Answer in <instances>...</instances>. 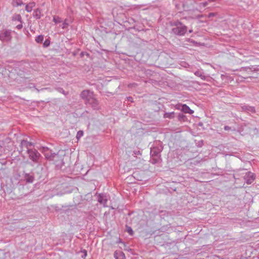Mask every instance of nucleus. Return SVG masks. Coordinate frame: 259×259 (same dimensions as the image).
Segmentation results:
<instances>
[{
  "mask_svg": "<svg viewBox=\"0 0 259 259\" xmlns=\"http://www.w3.org/2000/svg\"><path fill=\"white\" fill-rule=\"evenodd\" d=\"M95 95L94 93L88 90L82 91L80 95V98L84 100L85 104H88L90 100Z\"/></svg>",
  "mask_w": 259,
  "mask_h": 259,
  "instance_id": "nucleus-3",
  "label": "nucleus"
},
{
  "mask_svg": "<svg viewBox=\"0 0 259 259\" xmlns=\"http://www.w3.org/2000/svg\"><path fill=\"white\" fill-rule=\"evenodd\" d=\"M27 153L29 155V158L34 162H37L40 154L36 149H28Z\"/></svg>",
  "mask_w": 259,
  "mask_h": 259,
  "instance_id": "nucleus-5",
  "label": "nucleus"
},
{
  "mask_svg": "<svg viewBox=\"0 0 259 259\" xmlns=\"http://www.w3.org/2000/svg\"><path fill=\"white\" fill-rule=\"evenodd\" d=\"M115 259H125L124 253L121 251H115L114 253Z\"/></svg>",
  "mask_w": 259,
  "mask_h": 259,
  "instance_id": "nucleus-13",
  "label": "nucleus"
},
{
  "mask_svg": "<svg viewBox=\"0 0 259 259\" xmlns=\"http://www.w3.org/2000/svg\"><path fill=\"white\" fill-rule=\"evenodd\" d=\"M181 107V110L186 113L192 114L194 112V111L191 110L187 105L186 104L180 105H179Z\"/></svg>",
  "mask_w": 259,
  "mask_h": 259,
  "instance_id": "nucleus-11",
  "label": "nucleus"
},
{
  "mask_svg": "<svg viewBox=\"0 0 259 259\" xmlns=\"http://www.w3.org/2000/svg\"><path fill=\"white\" fill-rule=\"evenodd\" d=\"M25 178L26 181L29 183H32L34 180L33 177L29 174H26L25 176Z\"/></svg>",
  "mask_w": 259,
  "mask_h": 259,
  "instance_id": "nucleus-18",
  "label": "nucleus"
},
{
  "mask_svg": "<svg viewBox=\"0 0 259 259\" xmlns=\"http://www.w3.org/2000/svg\"><path fill=\"white\" fill-rule=\"evenodd\" d=\"M231 127L228 126V125H226L224 126V130L225 131H229V130H231Z\"/></svg>",
  "mask_w": 259,
  "mask_h": 259,
  "instance_id": "nucleus-31",
  "label": "nucleus"
},
{
  "mask_svg": "<svg viewBox=\"0 0 259 259\" xmlns=\"http://www.w3.org/2000/svg\"><path fill=\"white\" fill-rule=\"evenodd\" d=\"M241 108L244 111H249L252 113L255 112V109L254 107L247 105H243L241 107Z\"/></svg>",
  "mask_w": 259,
  "mask_h": 259,
  "instance_id": "nucleus-14",
  "label": "nucleus"
},
{
  "mask_svg": "<svg viewBox=\"0 0 259 259\" xmlns=\"http://www.w3.org/2000/svg\"><path fill=\"white\" fill-rule=\"evenodd\" d=\"M41 15V11L40 10L37 9L35 10L33 12V16L37 19H39L40 18Z\"/></svg>",
  "mask_w": 259,
  "mask_h": 259,
  "instance_id": "nucleus-17",
  "label": "nucleus"
},
{
  "mask_svg": "<svg viewBox=\"0 0 259 259\" xmlns=\"http://www.w3.org/2000/svg\"><path fill=\"white\" fill-rule=\"evenodd\" d=\"M50 45V41L49 39H46L44 42V46L45 47H48Z\"/></svg>",
  "mask_w": 259,
  "mask_h": 259,
  "instance_id": "nucleus-27",
  "label": "nucleus"
},
{
  "mask_svg": "<svg viewBox=\"0 0 259 259\" xmlns=\"http://www.w3.org/2000/svg\"><path fill=\"white\" fill-rule=\"evenodd\" d=\"M192 31H193V30L192 29H191L189 31V33H191V32H192Z\"/></svg>",
  "mask_w": 259,
  "mask_h": 259,
  "instance_id": "nucleus-38",
  "label": "nucleus"
},
{
  "mask_svg": "<svg viewBox=\"0 0 259 259\" xmlns=\"http://www.w3.org/2000/svg\"><path fill=\"white\" fill-rule=\"evenodd\" d=\"M82 252L83 253V255H82V257H85L87 255V252L85 250H83L82 251Z\"/></svg>",
  "mask_w": 259,
  "mask_h": 259,
  "instance_id": "nucleus-29",
  "label": "nucleus"
},
{
  "mask_svg": "<svg viewBox=\"0 0 259 259\" xmlns=\"http://www.w3.org/2000/svg\"><path fill=\"white\" fill-rule=\"evenodd\" d=\"M12 39L11 31L4 29L0 31V40L3 42L10 41Z\"/></svg>",
  "mask_w": 259,
  "mask_h": 259,
  "instance_id": "nucleus-4",
  "label": "nucleus"
},
{
  "mask_svg": "<svg viewBox=\"0 0 259 259\" xmlns=\"http://www.w3.org/2000/svg\"><path fill=\"white\" fill-rule=\"evenodd\" d=\"M50 149L47 147H42L40 148H39V150L44 154H47L46 153L47 152H49V150Z\"/></svg>",
  "mask_w": 259,
  "mask_h": 259,
  "instance_id": "nucleus-22",
  "label": "nucleus"
},
{
  "mask_svg": "<svg viewBox=\"0 0 259 259\" xmlns=\"http://www.w3.org/2000/svg\"><path fill=\"white\" fill-rule=\"evenodd\" d=\"M243 78H248V77H244Z\"/></svg>",
  "mask_w": 259,
  "mask_h": 259,
  "instance_id": "nucleus-39",
  "label": "nucleus"
},
{
  "mask_svg": "<svg viewBox=\"0 0 259 259\" xmlns=\"http://www.w3.org/2000/svg\"><path fill=\"white\" fill-rule=\"evenodd\" d=\"M116 243H122L121 239L120 238H118V239L116 241Z\"/></svg>",
  "mask_w": 259,
  "mask_h": 259,
  "instance_id": "nucleus-34",
  "label": "nucleus"
},
{
  "mask_svg": "<svg viewBox=\"0 0 259 259\" xmlns=\"http://www.w3.org/2000/svg\"><path fill=\"white\" fill-rule=\"evenodd\" d=\"M255 178V175L251 172H247L244 177L246 183L247 184H251L253 183Z\"/></svg>",
  "mask_w": 259,
  "mask_h": 259,
  "instance_id": "nucleus-7",
  "label": "nucleus"
},
{
  "mask_svg": "<svg viewBox=\"0 0 259 259\" xmlns=\"http://www.w3.org/2000/svg\"><path fill=\"white\" fill-rule=\"evenodd\" d=\"M53 21L55 23H60L62 22V20H61V19L60 17H59V16H54L53 17Z\"/></svg>",
  "mask_w": 259,
  "mask_h": 259,
  "instance_id": "nucleus-23",
  "label": "nucleus"
},
{
  "mask_svg": "<svg viewBox=\"0 0 259 259\" xmlns=\"http://www.w3.org/2000/svg\"><path fill=\"white\" fill-rule=\"evenodd\" d=\"M184 116L183 115V114H182V115H179V118H182L184 117Z\"/></svg>",
  "mask_w": 259,
  "mask_h": 259,
  "instance_id": "nucleus-35",
  "label": "nucleus"
},
{
  "mask_svg": "<svg viewBox=\"0 0 259 259\" xmlns=\"http://www.w3.org/2000/svg\"><path fill=\"white\" fill-rule=\"evenodd\" d=\"M35 89L37 91V92H39L40 91H42L45 90H50L49 88H42L41 90H38V89L34 87Z\"/></svg>",
  "mask_w": 259,
  "mask_h": 259,
  "instance_id": "nucleus-30",
  "label": "nucleus"
},
{
  "mask_svg": "<svg viewBox=\"0 0 259 259\" xmlns=\"http://www.w3.org/2000/svg\"><path fill=\"white\" fill-rule=\"evenodd\" d=\"M43 40H44V35H39L37 36H36L35 38V41L37 43L42 42Z\"/></svg>",
  "mask_w": 259,
  "mask_h": 259,
  "instance_id": "nucleus-21",
  "label": "nucleus"
},
{
  "mask_svg": "<svg viewBox=\"0 0 259 259\" xmlns=\"http://www.w3.org/2000/svg\"><path fill=\"white\" fill-rule=\"evenodd\" d=\"M140 151H137L136 152H135V154H140Z\"/></svg>",
  "mask_w": 259,
  "mask_h": 259,
  "instance_id": "nucleus-36",
  "label": "nucleus"
},
{
  "mask_svg": "<svg viewBox=\"0 0 259 259\" xmlns=\"http://www.w3.org/2000/svg\"><path fill=\"white\" fill-rule=\"evenodd\" d=\"M163 150L162 146L154 147L151 149L150 154L151 156L152 163H156L159 162L160 160V153Z\"/></svg>",
  "mask_w": 259,
  "mask_h": 259,
  "instance_id": "nucleus-2",
  "label": "nucleus"
},
{
  "mask_svg": "<svg viewBox=\"0 0 259 259\" xmlns=\"http://www.w3.org/2000/svg\"><path fill=\"white\" fill-rule=\"evenodd\" d=\"M35 6L34 3H31L26 5L25 7V10L28 12H30L32 11V8Z\"/></svg>",
  "mask_w": 259,
  "mask_h": 259,
  "instance_id": "nucleus-16",
  "label": "nucleus"
},
{
  "mask_svg": "<svg viewBox=\"0 0 259 259\" xmlns=\"http://www.w3.org/2000/svg\"><path fill=\"white\" fill-rule=\"evenodd\" d=\"M257 68V67L255 66H251L249 67H241L238 70L240 71H245L248 73V72H253L258 70V69Z\"/></svg>",
  "mask_w": 259,
  "mask_h": 259,
  "instance_id": "nucleus-10",
  "label": "nucleus"
},
{
  "mask_svg": "<svg viewBox=\"0 0 259 259\" xmlns=\"http://www.w3.org/2000/svg\"><path fill=\"white\" fill-rule=\"evenodd\" d=\"M194 74L201 78V79L205 80L206 77L203 74V73L200 70H197L194 72Z\"/></svg>",
  "mask_w": 259,
  "mask_h": 259,
  "instance_id": "nucleus-15",
  "label": "nucleus"
},
{
  "mask_svg": "<svg viewBox=\"0 0 259 259\" xmlns=\"http://www.w3.org/2000/svg\"><path fill=\"white\" fill-rule=\"evenodd\" d=\"M33 143L31 142H29L26 140H23L21 141L20 143V147L22 149L23 148H26L27 149H29V147L33 146Z\"/></svg>",
  "mask_w": 259,
  "mask_h": 259,
  "instance_id": "nucleus-12",
  "label": "nucleus"
},
{
  "mask_svg": "<svg viewBox=\"0 0 259 259\" xmlns=\"http://www.w3.org/2000/svg\"><path fill=\"white\" fill-rule=\"evenodd\" d=\"M17 28H18V29H20L22 28V24H19L17 26H16Z\"/></svg>",
  "mask_w": 259,
  "mask_h": 259,
  "instance_id": "nucleus-32",
  "label": "nucleus"
},
{
  "mask_svg": "<svg viewBox=\"0 0 259 259\" xmlns=\"http://www.w3.org/2000/svg\"><path fill=\"white\" fill-rule=\"evenodd\" d=\"M87 105H90L95 110L99 109L98 101L95 98V96L90 100Z\"/></svg>",
  "mask_w": 259,
  "mask_h": 259,
  "instance_id": "nucleus-8",
  "label": "nucleus"
},
{
  "mask_svg": "<svg viewBox=\"0 0 259 259\" xmlns=\"http://www.w3.org/2000/svg\"><path fill=\"white\" fill-rule=\"evenodd\" d=\"M173 26L175 27L171 29V31L175 35L183 36L187 31V27L179 21L174 22Z\"/></svg>",
  "mask_w": 259,
  "mask_h": 259,
  "instance_id": "nucleus-1",
  "label": "nucleus"
},
{
  "mask_svg": "<svg viewBox=\"0 0 259 259\" xmlns=\"http://www.w3.org/2000/svg\"><path fill=\"white\" fill-rule=\"evenodd\" d=\"M68 25L69 23H68V21L67 19H65L64 22L63 23L61 27L63 29H66L67 28Z\"/></svg>",
  "mask_w": 259,
  "mask_h": 259,
  "instance_id": "nucleus-24",
  "label": "nucleus"
},
{
  "mask_svg": "<svg viewBox=\"0 0 259 259\" xmlns=\"http://www.w3.org/2000/svg\"><path fill=\"white\" fill-rule=\"evenodd\" d=\"M23 4V3L21 1H19V2H17V6H21Z\"/></svg>",
  "mask_w": 259,
  "mask_h": 259,
  "instance_id": "nucleus-33",
  "label": "nucleus"
},
{
  "mask_svg": "<svg viewBox=\"0 0 259 259\" xmlns=\"http://www.w3.org/2000/svg\"><path fill=\"white\" fill-rule=\"evenodd\" d=\"M56 90L59 93H61L63 94H64V95H67V93H66L65 92V91L61 88H56Z\"/></svg>",
  "mask_w": 259,
  "mask_h": 259,
  "instance_id": "nucleus-25",
  "label": "nucleus"
},
{
  "mask_svg": "<svg viewBox=\"0 0 259 259\" xmlns=\"http://www.w3.org/2000/svg\"><path fill=\"white\" fill-rule=\"evenodd\" d=\"M109 199V197L105 194H100L98 195V202L102 204L104 207H107V202Z\"/></svg>",
  "mask_w": 259,
  "mask_h": 259,
  "instance_id": "nucleus-6",
  "label": "nucleus"
},
{
  "mask_svg": "<svg viewBox=\"0 0 259 259\" xmlns=\"http://www.w3.org/2000/svg\"><path fill=\"white\" fill-rule=\"evenodd\" d=\"M174 112L165 113L164 114V117L172 118L174 117Z\"/></svg>",
  "mask_w": 259,
  "mask_h": 259,
  "instance_id": "nucleus-20",
  "label": "nucleus"
},
{
  "mask_svg": "<svg viewBox=\"0 0 259 259\" xmlns=\"http://www.w3.org/2000/svg\"><path fill=\"white\" fill-rule=\"evenodd\" d=\"M83 135V132L82 131H79L77 132L76 134V138L79 139Z\"/></svg>",
  "mask_w": 259,
  "mask_h": 259,
  "instance_id": "nucleus-26",
  "label": "nucleus"
},
{
  "mask_svg": "<svg viewBox=\"0 0 259 259\" xmlns=\"http://www.w3.org/2000/svg\"><path fill=\"white\" fill-rule=\"evenodd\" d=\"M21 17L19 14H14L12 17L13 21H21Z\"/></svg>",
  "mask_w": 259,
  "mask_h": 259,
  "instance_id": "nucleus-19",
  "label": "nucleus"
},
{
  "mask_svg": "<svg viewBox=\"0 0 259 259\" xmlns=\"http://www.w3.org/2000/svg\"><path fill=\"white\" fill-rule=\"evenodd\" d=\"M132 97H129L128 98V101H132Z\"/></svg>",
  "mask_w": 259,
  "mask_h": 259,
  "instance_id": "nucleus-37",
  "label": "nucleus"
},
{
  "mask_svg": "<svg viewBox=\"0 0 259 259\" xmlns=\"http://www.w3.org/2000/svg\"><path fill=\"white\" fill-rule=\"evenodd\" d=\"M127 232L130 234V235H132L133 233V231L132 230V229L130 227H127Z\"/></svg>",
  "mask_w": 259,
  "mask_h": 259,
  "instance_id": "nucleus-28",
  "label": "nucleus"
},
{
  "mask_svg": "<svg viewBox=\"0 0 259 259\" xmlns=\"http://www.w3.org/2000/svg\"><path fill=\"white\" fill-rule=\"evenodd\" d=\"M47 154H44L46 158L49 160H55V158L59 157L57 153H52V150H50L49 152L46 153Z\"/></svg>",
  "mask_w": 259,
  "mask_h": 259,
  "instance_id": "nucleus-9",
  "label": "nucleus"
}]
</instances>
